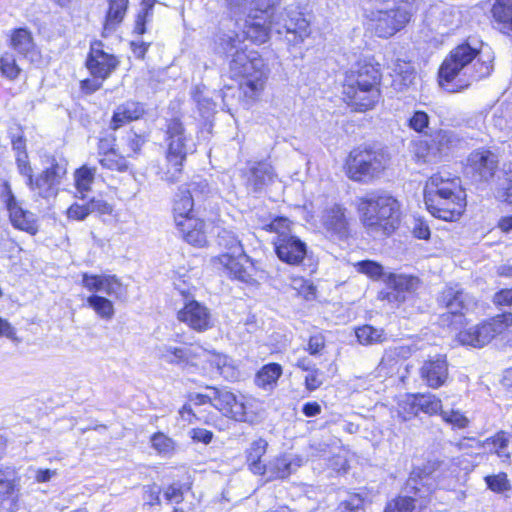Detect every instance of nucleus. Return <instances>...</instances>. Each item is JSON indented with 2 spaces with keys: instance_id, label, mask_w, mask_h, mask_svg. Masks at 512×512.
<instances>
[{
  "instance_id": "obj_46",
  "label": "nucleus",
  "mask_w": 512,
  "mask_h": 512,
  "mask_svg": "<svg viewBox=\"0 0 512 512\" xmlns=\"http://www.w3.org/2000/svg\"><path fill=\"white\" fill-rule=\"evenodd\" d=\"M355 333L359 343L362 345L381 343L385 340L383 329H377L370 325L357 328Z\"/></svg>"
},
{
  "instance_id": "obj_20",
  "label": "nucleus",
  "mask_w": 512,
  "mask_h": 512,
  "mask_svg": "<svg viewBox=\"0 0 512 512\" xmlns=\"http://www.w3.org/2000/svg\"><path fill=\"white\" fill-rule=\"evenodd\" d=\"M117 58L103 50L101 41H94L91 44L90 52L86 60V66L94 78L107 79L117 68Z\"/></svg>"
},
{
  "instance_id": "obj_14",
  "label": "nucleus",
  "mask_w": 512,
  "mask_h": 512,
  "mask_svg": "<svg viewBox=\"0 0 512 512\" xmlns=\"http://www.w3.org/2000/svg\"><path fill=\"white\" fill-rule=\"evenodd\" d=\"M352 220L348 209L338 203L326 206L320 216L326 237L333 241H347L351 237Z\"/></svg>"
},
{
  "instance_id": "obj_37",
  "label": "nucleus",
  "mask_w": 512,
  "mask_h": 512,
  "mask_svg": "<svg viewBox=\"0 0 512 512\" xmlns=\"http://www.w3.org/2000/svg\"><path fill=\"white\" fill-rule=\"evenodd\" d=\"M406 352L407 349L404 346H397L385 350V353L379 363L380 371L385 374H393L396 372L397 366L400 363L401 358L405 356Z\"/></svg>"
},
{
  "instance_id": "obj_42",
  "label": "nucleus",
  "mask_w": 512,
  "mask_h": 512,
  "mask_svg": "<svg viewBox=\"0 0 512 512\" xmlns=\"http://www.w3.org/2000/svg\"><path fill=\"white\" fill-rule=\"evenodd\" d=\"M491 125L500 132H509L512 129V108L498 106L491 117Z\"/></svg>"
},
{
  "instance_id": "obj_55",
  "label": "nucleus",
  "mask_w": 512,
  "mask_h": 512,
  "mask_svg": "<svg viewBox=\"0 0 512 512\" xmlns=\"http://www.w3.org/2000/svg\"><path fill=\"white\" fill-rule=\"evenodd\" d=\"M151 444L161 454H167L174 449L173 441L163 433H155L151 437Z\"/></svg>"
},
{
  "instance_id": "obj_56",
  "label": "nucleus",
  "mask_w": 512,
  "mask_h": 512,
  "mask_svg": "<svg viewBox=\"0 0 512 512\" xmlns=\"http://www.w3.org/2000/svg\"><path fill=\"white\" fill-rule=\"evenodd\" d=\"M185 485L181 483H173L164 491V497L167 501L180 504L184 500Z\"/></svg>"
},
{
  "instance_id": "obj_47",
  "label": "nucleus",
  "mask_w": 512,
  "mask_h": 512,
  "mask_svg": "<svg viewBox=\"0 0 512 512\" xmlns=\"http://www.w3.org/2000/svg\"><path fill=\"white\" fill-rule=\"evenodd\" d=\"M145 138L133 130L126 132L125 136L121 139V149L128 157L139 154L142 146L145 143Z\"/></svg>"
},
{
  "instance_id": "obj_6",
  "label": "nucleus",
  "mask_w": 512,
  "mask_h": 512,
  "mask_svg": "<svg viewBox=\"0 0 512 512\" xmlns=\"http://www.w3.org/2000/svg\"><path fill=\"white\" fill-rule=\"evenodd\" d=\"M165 134L167 166L161 178L169 183H176L182 176L183 162L187 154L193 151L194 144L187 135L183 123L177 117L167 120Z\"/></svg>"
},
{
  "instance_id": "obj_18",
  "label": "nucleus",
  "mask_w": 512,
  "mask_h": 512,
  "mask_svg": "<svg viewBox=\"0 0 512 512\" xmlns=\"http://www.w3.org/2000/svg\"><path fill=\"white\" fill-rule=\"evenodd\" d=\"M20 478L14 467L0 465V512L19 509Z\"/></svg>"
},
{
  "instance_id": "obj_4",
  "label": "nucleus",
  "mask_w": 512,
  "mask_h": 512,
  "mask_svg": "<svg viewBox=\"0 0 512 512\" xmlns=\"http://www.w3.org/2000/svg\"><path fill=\"white\" fill-rule=\"evenodd\" d=\"M380 80L381 74L377 65L358 62L346 72L343 83L345 100L358 111L373 108L380 97Z\"/></svg>"
},
{
  "instance_id": "obj_44",
  "label": "nucleus",
  "mask_w": 512,
  "mask_h": 512,
  "mask_svg": "<svg viewBox=\"0 0 512 512\" xmlns=\"http://www.w3.org/2000/svg\"><path fill=\"white\" fill-rule=\"evenodd\" d=\"M22 69L17 64L16 57L11 52H5L0 57V74L2 77L14 81L16 80Z\"/></svg>"
},
{
  "instance_id": "obj_9",
  "label": "nucleus",
  "mask_w": 512,
  "mask_h": 512,
  "mask_svg": "<svg viewBox=\"0 0 512 512\" xmlns=\"http://www.w3.org/2000/svg\"><path fill=\"white\" fill-rule=\"evenodd\" d=\"M412 17V7L409 3H401L388 10L371 12L369 28L379 38L388 39L401 31Z\"/></svg>"
},
{
  "instance_id": "obj_21",
  "label": "nucleus",
  "mask_w": 512,
  "mask_h": 512,
  "mask_svg": "<svg viewBox=\"0 0 512 512\" xmlns=\"http://www.w3.org/2000/svg\"><path fill=\"white\" fill-rule=\"evenodd\" d=\"M465 196L461 189L459 178L445 177L442 174H434L426 182L424 188V200H441L446 197Z\"/></svg>"
},
{
  "instance_id": "obj_7",
  "label": "nucleus",
  "mask_w": 512,
  "mask_h": 512,
  "mask_svg": "<svg viewBox=\"0 0 512 512\" xmlns=\"http://www.w3.org/2000/svg\"><path fill=\"white\" fill-rule=\"evenodd\" d=\"M82 285L93 294L87 297V305L102 319L110 320L113 318L115 310L111 300L100 296L97 293H104L107 296L121 299L126 291L122 283L115 275H93L82 274Z\"/></svg>"
},
{
  "instance_id": "obj_52",
  "label": "nucleus",
  "mask_w": 512,
  "mask_h": 512,
  "mask_svg": "<svg viewBox=\"0 0 512 512\" xmlns=\"http://www.w3.org/2000/svg\"><path fill=\"white\" fill-rule=\"evenodd\" d=\"M358 271L366 274L372 279H379L387 277L383 272V267L379 263L372 260H363L356 264Z\"/></svg>"
},
{
  "instance_id": "obj_34",
  "label": "nucleus",
  "mask_w": 512,
  "mask_h": 512,
  "mask_svg": "<svg viewBox=\"0 0 512 512\" xmlns=\"http://www.w3.org/2000/svg\"><path fill=\"white\" fill-rule=\"evenodd\" d=\"M268 442L263 438L252 441L245 450L246 464L249 470L255 475H265L266 466L262 462V457L266 454Z\"/></svg>"
},
{
  "instance_id": "obj_50",
  "label": "nucleus",
  "mask_w": 512,
  "mask_h": 512,
  "mask_svg": "<svg viewBox=\"0 0 512 512\" xmlns=\"http://www.w3.org/2000/svg\"><path fill=\"white\" fill-rule=\"evenodd\" d=\"M99 163L103 168L117 171V172H125L128 169V162L125 157L119 155L116 151L110 152L106 154V156L99 158Z\"/></svg>"
},
{
  "instance_id": "obj_28",
  "label": "nucleus",
  "mask_w": 512,
  "mask_h": 512,
  "mask_svg": "<svg viewBox=\"0 0 512 512\" xmlns=\"http://www.w3.org/2000/svg\"><path fill=\"white\" fill-rule=\"evenodd\" d=\"M452 141V134L450 132L440 130L432 135L429 140L420 143L417 155L424 162L434 161L446 154L450 149Z\"/></svg>"
},
{
  "instance_id": "obj_23",
  "label": "nucleus",
  "mask_w": 512,
  "mask_h": 512,
  "mask_svg": "<svg viewBox=\"0 0 512 512\" xmlns=\"http://www.w3.org/2000/svg\"><path fill=\"white\" fill-rule=\"evenodd\" d=\"M273 167L265 162H253L243 172L244 183L249 193H261L274 180Z\"/></svg>"
},
{
  "instance_id": "obj_10",
  "label": "nucleus",
  "mask_w": 512,
  "mask_h": 512,
  "mask_svg": "<svg viewBox=\"0 0 512 512\" xmlns=\"http://www.w3.org/2000/svg\"><path fill=\"white\" fill-rule=\"evenodd\" d=\"M438 304L447 309V313L441 316V322L444 325L462 324L466 312L473 310L476 305V299L470 294L464 292L459 284L446 286L437 298Z\"/></svg>"
},
{
  "instance_id": "obj_41",
  "label": "nucleus",
  "mask_w": 512,
  "mask_h": 512,
  "mask_svg": "<svg viewBox=\"0 0 512 512\" xmlns=\"http://www.w3.org/2000/svg\"><path fill=\"white\" fill-rule=\"evenodd\" d=\"M217 243L221 248L226 250L223 254L241 255L244 250L238 237L230 230L222 229L219 231L217 235Z\"/></svg>"
},
{
  "instance_id": "obj_40",
  "label": "nucleus",
  "mask_w": 512,
  "mask_h": 512,
  "mask_svg": "<svg viewBox=\"0 0 512 512\" xmlns=\"http://www.w3.org/2000/svg\"><path fill=\"white\" fill-rule=\"evenodd\" d=\"M128 0H109V9L106 15L105 30H114L115 26L122 22Z\"/></svg>"
},
{
  "instance_id": "obj_51",
  "label": "nucleus",
  "mask_w": 512,
  "mask_h": 512,
  "mask_svg": "<svg viewBox=\"0 0 512 512\" xmlns=\"http://www.w3.org/2000/svg\"><path fill=\"white\" fill-rule=\"evenodd\" d=\"M440 416L444 422L458 429H464L469 425V419L460 410L442 408Z\"/></svg>"
},
{
  "instance_id": "obj_49",
  "label": "nucleus",
  "mask_w": 512,
  "mask_h": 512,
  "mask_svg": "<svg viewBox=\"0 0 512 512\" xmlns=\"http://www.w3.org/2000/svg\"><path fill=\"white\" fill-rule=\"evenodd\" d=\"M155 3L156 0H142L141 11L137 15L134 28V32L138 35H142L146 32L145 24L152 16V10Z\"/></svg>"
},
{
  "instance_id": "obj_60",
  "label": "nucleus",
  "mask_w": 512,
  "mask_h": 512,
  "mask_svg": "<svg viewBox=\"0 0 512 512\" xmlns=\"http://www.w3.org/2000/svg\"><path fill=\"white\" fill-rule=\"evenodd\" d=\"M403 72L404 73L395 75L393 79V85L398 90L408 88L410 85L413 84V81L415 79V70H405Z\"/></svg>"
},
{
  "instance_id": "obj_48",
  "label": "nucleus",
  "mask_w": 512,
  "mask_h": 512,
  "mask_svg": "<svg viewBox=\"0 0 512 512\" xmlns=\"http://www.w3.org/2000/svg\"><path fill=\"white\" fill-rule=\"evenodd\" d=\"M416 400L415 394H407L398 402V416L403 421H408L418 415L419 410L416 406Z\"/></svg>"
},
{
  "instance_id": "obj_22",
  "label": "nucleus",
  "mask_w": 512,
  "mask_h": 512,
  "mask_svg": "<svg viewBox=\"0 0 512 512\" xmlns=\"http://www.w3.org/2000/svg\"><path fill=\"white\" fill-rule=\"evenodd\" d=\"M206 353V350L201 347L194 346L177 347L163 344L156 348V354L160 360L181 367L195 365V360L206 355Z\"/></svg>"
},
{
  "instance_id": "obj_5",
  "label": "nucleus",
  "mask_w": 512,
  "mask_h": 512,
  "mask_svg": "<svg viewBox=\"0 0 512 512\" xmlns=\"http://www.w3.org/2000/svg\"><path fill=\"white\" fill-rule=\"evenodd\" d=\"M358 210L370 232L390 235L398 226L400 204L392 195L376 191L359 199Z\"/></svg>"
},
{
  "instance_id": "obj_43",
  "label": "nucleus",
  "mask_w": 512,
  "mask_h": 512,
  "mask_svg": "<svg viewBox=\"0 0 512 512\" xmlns=\"http://www.w3.org/2000/svg\"><path fill=\"white\" fill-rule=\"evenodd\" d=\"M282 374V368L277 363H270L262 367L256 374L255 382L259 387L265 388L276 383Z\"/></svg>"
},
{
  "instance_id": "obj_54",
  "label": "nucleus",
  "mask_w": 512,
  "mask_h": 512,
  "mask_svg": "<svg viewBox=\"0 0 512 512\" xmlns=\"http://www.w3.org/2000/svg\"><path fill=\"white\" fill-rule=\"evenodd\" d=\"M337 512H365L364 500L358 494L350 495L339 504Z\"/></svg>"
},
{
  "instance_id": "obj_35",
  "label": "nucleus",
  "mask_w": 512,
  "mask_h": 512,
  "mask_svg": "<svg viewBox=\"0 0 512 512\" xmlns=\"http://www.w3.org/2000/svg\"><path fill=\"white\" fill-rule=\"evenodd\" d=\"M209 361L226 380L235 381L239 378L238 368L235 366L233 359L227 355L213 353Z\"/></svg>"
},
{
  "instance_id": "obj_25",
  "label": "nucleus",
  "mask_w": 512,
  "mask_h": 512,
  "mask_svg": "<svg viewBox=\"0 0 512 512\" xmlns=\"http://www.w3.org/2000/svg\"><path fill=\"white\" fill-rule=\"evenodd\" d=\"M424 201L430 214L444 221L457 220L462 215L466 206L465 196L446 197L436 200L435 203L431 202V200Z\"/></svg>"
},
{
  "instance_id": "obj_3",
  "label": "nucleus",
  "mask_w": 512,
  "mask_h": 512,
  "mask_svg": "<svg viewBox=\"0 0 512 512\" xmlns=\"http://www.w3.org/2000/svg\"><path fill=\"white\" fill-rule=\"evenodd\" d=\"M245 35L229 32L220 37L222 50L232 57L229 67L233 77L241 78L240 88L248 98H254L263 90L268 69L257 51L243 47Z\"/></svg>"
},
{
  "instance_id": "obj_64",
  "label": "nucleus",
  "mask_w": 512,
  "mask_h": 512,
  "mask_svg": "<svg viewBox=\"0 0 512 512\" xmlns=\"http://www.w3.org/2000/svg\"><path fill=\"white\" fill-rule=\"evenodd\" d=\"M144 505L150 507L160 505V488L156 485L147 486L144 490Z\"/></svg>"
},
{
  "instance_id": "obj_57",
  "label": "nucleus",
  "mask_w": 512,
  "mask_h": 512,
  "mask_svg": "<svg viewBox=\"0 0 512 512\" xmlns=\"http://www.w3.org/2000/svg\"><path fill=\"white\" fill-rule=\"evenodd\" d=\"M429 116L424 111H415L409 119V127L416 132H423L428 127Z\"/></svg>"
},
{
  "instance_id": "obj_1",
  "label": "nucleus",
  "mask_w": 512,
  "mask_h": 512,
  "mask_svg": "<svg viewBox=\"0 0 512 512\" xmlns=\"http://www.w3.org/2000/svg\"><path fill=\"white\" fill-rule=\"evenodd\" d=\"M246 39L265 43L269 33L284 35L289 45L302 43L311 33L309 22L294 0H225Z\"/></svg>"
},
{
  "instance_id": "obj_19",
  "label": "nucleus",
  "mask_w": 512,
  "mask_h": 512,
  "mask_svg": "<svg viewBox=\"0 0 512 512\" xmlns=\"http://www.w3.org/2000/svg\"><path fill=\"white\" fill-rule=\"evenodd\" d=\"M184 306L177 312V319L197 332L213 327L211 311L204 304L184 295Z\"/></svg>"
},
{
  "instance_id": "obj_53",
  "label": "nucleus",
  "mask_w": 512,
  "mask_h": 512,
  "mask_svg": "<svg viewBox=\"0 0 512 512\" xmlns=\"http://www.w3.org/2000/svg\"><path fill=\"white\" fill-rule=\"evenodd\" d=\"M485 482L490 490L496 493H503L510 490L511 486L507 475L499 473L497 475H490L485 477Z\"/></svg>"
},
{
  "instance_id": "obj_31",
  "label": "nucleus",
  "mask_w": 512,
  "mask_h": 512,
  "mask_svg": "<svg viewBox=\"0 0 512 512\" xmlns=\"http://www.w3.org/2000/svg\"><path fill=\"white\" fill-rule=\"evenodd\" d=\"M218 261L234 278L245 283H249L253 280L249 272L251 263L244 250L241 255L221 254L218 257Z\"/></svg>"
},
{
  "instance_id": "obj_32",
  "label": "nucleus",
  "mask_w": 512,
  "mask_h": 512,
  "mask_svg": "<svg viewBox=\"0 0 512 512\" xmlns=\"http://www.w3.org/2000/svg\"><path fill=\"white\" fill-rule=\"evenodd\" d=\"M145 113L143 104L133 100H128L116 107L110 122V128L118 130L125 124L140 119Z\"/></svg>"
},
{
  "instance_id": "obj_12",
  "label": "nucleus",
  "mask_w": 512,
  "mask_h": 512,
  "mask_svg": "<svg viewBox=\"0 0 512 512\" xmlns=\"http://www.w3.org/2000/svg\"><path fill=\"white\" fill-rule=\"evenodd\" d=\"M510 325H512V313H503L460 331L457 337L462 345L481 348Z\"/></svg>"
},
{
  "instance_id": "obj_17",
  "label": "nucleus",
  "mask_w": 512,
  "mask_h": 512,
  "mask_svg": "<svg viewBox=\"0 0 512 512\" xmlns=\"http://www.w3.org/2000/svg\"><path fill=\"white\" fill-rule=\"evenodd\" d=\"M499 160L487 149H477L467 158L466 173L475 182H489L498 169Z\"/></svg>"
},
{
  "instance_id": "obj_8",
  "label": "nucleus",
  "mask_w": 512,
  "mask_h": 512,
  "mask_svg": "<svg viewBox=\"0 0 512 512\" xmlns=\"http://www.w3.org/2000/svg\"><path fill=\"white\" fill-rule=\"evenodd\" d=\"M389 155L382 149H354L347 159V175L357 182L370 183L386 169Z\"/></svg>"
},
{
  "instance_id": "obj_39",
  "label": "nucleus",
  "mask_w": 512,
  "mask_h": 512,
  "mask_svg": "<svg viewBox=\"0 0 512 512\" xmlns=\"http://www.w3.org/2000/svg\"><path fill=\"white\" fill-rule=\"evenodd\" d=\"M96 169L87 166H82L77 169L74 173V181L77 192L80 194V198L84 199L86 193L91 190V186L94 182Z\"/></svg>"
},
{
  "instance_id": "obj_13",
  "label": "nucleus",
  "mask_w": 512,
  "mask_h": 512,
  "mask_svg": "<svg viewBox=\"0 0 512 512\" xmlns=\"http://www.w3.org/2000/svg\"><path fill=\"white\" fill-rule=\"evenodd\" d=\"M289 221L279 218L271 223V229L277 232L273 241L277 257L289 265H300L307 256V245L299 237L280 228H287Z\"/></svg>"
},
{
  "instance_id": "obj_15",
  "label": "nucleus",
  "mask_w": 512,
  "mask_h": 512,
  "mask_svg": "<svg viewBox=\"0 0 512 512\" xmlns=\"http://www.w3.org/2000/svg\"><path fill=\"white\" fill-rule=\"evenodd\" d=\"M191 188L180 187L175 194L173 202V215L175 224L182 222L183 219H193V207L196 201L205 199L211 193V189L206 180L193 182Z\"/></svg>"
},
{
  "instance_id": "obj_16",
  "label": "nucleus",
  "mask_w": 512,
  "mask_h": 512,
  "mask_svg": "<svg viewBox=\"0 0 512 512\" xmlns=\"http://www.w3.org/2000/svg\"><path fill=\"white\" fill-rule=\"evenodd\" d=\"M1 197L9 212L12 226L30 235H36L39 231L36 215L21 206L8 184H5V190L2 192Z\"/></svg>"
},
{
  "instance_id": "obj_38",
  "label": "nucleus",
  "mask_w": 512,
  "mask_h": 512,
  "mask_svg": "<svg viewBox=\"0 0 512 512\" xmlns=\"http://www.w3.org/2000/svg\"><path fill=\"white\" fill-rule=\"evenodd\" d=\"M509 444V435L505 431H499L493 437L487 438L481 446L491 452L497 454L499 457L509 458L510 454L506 451Z\"/></svg>"
},
{
  "instance_id": "obj_24",
  "label": "nucleus",
  "mask_w": 512,
  "mask_h": 512,
  "mask_svg": "<svg viewBox=\"0 0 512 512\" xmlns=\"http://www.w3.org/2000/svg\"><path fill=\"white\" fill-rule=\"evenodd\" d=\"M211 392L214 393L216 409L236 421H246V405L243 402V397H237L226 389L212 388Z\"/></svg>"
},
{
  "instance_id": "obj_33",
  "label": "nucleus",
  "mask_w": 512,
  "mask_h": 512,
  "mask_svg": "<svg viewBox=\"0 0 512 512\" xmlns=\"http://www.w3.org/2000/svg\"><path fill=\"white\" fill-rule=\"evenodd\" d=\"M176 225L179 233L183 239L194 246L203 247L207 243V236L205 232V223L198 219H183Z\"/></svg>"
},
{
  "instance_id": "obj_2",
  "label": "nucleus",
  "mask_w": 512,
  "mask_h": 512,
  "mask_svg": "<svg viewBox=\"0 0 512 512\" xmlns=\"http://www.w3.org/2000/svg\"><path fill=\"white\" fill-rule=\"evenodd\" d=\"M489 49L472 46L469 42L455 47L439 69V84L448 92H459L471 82L488 77L493 70Z\"/></svg>"
},
{
  "instance_id": "obj_29",
  "label": "nucleus",
  "mask_w": 512,
  "mask_h": 512,
  "mask_svg": "<svg viewBox=\"0 0 512 512\" xmlns=\"http://www.w3.org/2000/svg\"><path fill=\"white\" fill-rule=\"evenodd\" d=\"M303 460L292 454H281L271 459L267 466L265 475L268 481L286 479L302 466Z\"/></svg>"
},
{
  "instance_id": "obj_30",
  "label": "nucleus",
  "mask_w": 512,
  "mask_h": 512,
  "mask_svg": "<svg viewBox=\"0 0 512 512\" xmlns=\"http://www.w3.org/2000/svg\"><path fill=\"white\" fill-rule=\"evenodd\" d=\"M10 46L30 62H35L39 58L32 33L27 28H16L11 31Z\"/></svg>"
},
{
  "instance_id": "obj_62",
  "label": "nucleus",
  "mask_w": 512,
  "mask_h": 512,
  "mask_svg": "<svg viewBox=\"0 0 512 512\" xmlns=\"http://www.w3.org/2000/svg\"><path fill=\"white\" fill-rule=\"evenodd\" d=\"M88 215H90V213H89V207H88L87 203L86 204L74 203L67 210L68 218L77 220V221L84 220Z\"/></svg>"
},
{
  "instance_id": "obj_45",
  "label": "nucleus",
  "mask_w": 512,
  "mask_h": 512,
  "mask_svg": "<svg viewBox=\"0 0 512 512\" xmlns=\"http://www.w3.org/2000/svg\"><path fill=\"white\" fill-rule=\"evenodd\" d=\"M417 398L416 406H418L419 412H423L427 415L440 414L442 411V402L433 394H415Z\"/></svg>"
},
{
  "instance_id": "obj_26",
  "label": "nucleus",
  "mask_w": 512,
  "mask_h": 512,
  "mask_svg": "<svg viewBox=\"0 0 512 512\" xmlns=\"http://www.w3.org/2000/svg\"><path fill=\"white\" fill-rule=\"evenodd\" d=\"M389 291L381 292L382 298L389 302H402L405 300V293L417 289L419 279L411 275L390 273L384 279Z\"/></svg>"
},
{
  "instance_id": "obj_11",
  "label": "nucleus",
  "mask_w": 512,
  "mask_h": 512,
  "mask_svg": "<svg viewBox=\"0 0 512 512\" xmlns=\"http://www.w3.org/2000/svg\"><path fill=\"white\" fill-rule=\"evenodd\" d=\"M45 164L44 170L35 178H29L26 184L36 196L48 200L57 196L62 179L67 173V163L54 156H47Z\"/></svg>"
},
{
  "instance_id": "obj_58",
  "label": "nucleus",
  "mask_w": 512,
  "mask_h": 512,
  "mask_svg": "<svg viewBox=\"0 0 512 512\" xmlns=\"http://www.w3.org/2000/svg\"><path fill=\"white\" fill-rule=\"evenodd\" d=\"M89 213H97L99 215L111 214L113 207L111 204L101 198H92L87 202Z\"/></svg>"
},
{
  "instance_id": "obj_36",
  "label": "nucleus",
  "mask_w": 512,
  "mask_h": 512,
  "mask_svg": "<svg viewBox=\"0 0 512 512\" xmlns=\"http://www.w3.org/2000/svg\"><path fill=\"white\" fill-rule=\"evenodd\" d=\"M492 13L504 33L512 32V0H497Z\"/></svg>"
},
{
  "instance_id": "obj_27",
  "label": "nucleus",
  "mask_w": 512,
  "mask_h": 512,
  "mask_svg": "<svg viewBox=\"0 0 512 512\" xmlns=\"http://www.w3.org/2000/svg\"><path fill=\"white\" fill-rule=\"evenodd\" d=\"M448 363L445 355L437 354L424 361L420 368L423 381L431 388H439L448 379Z\"/></svg>"
},
{
  "instance_id": "obj_61",
  "label": "nucleus",
  "mask_w": 512,
  "mask_h": 512,
  "mask_svg": "<svg viewBox=\"0 0 512 512\" xmlns=\"http://www.w3.org/2000/svg\"><path fill=\"white\" fill-rule=\"evenodd\" d=\"M414 508V499L407 496L399 498L394 506L390 505L385 512H412Z\"/></svg>"
},
{
  "instance_id": "obj_59",
  "label": "nucleus",
  "mask_w": 512,
  "mask_h": 512,
  "mask_svg": "<svg viewBox=\"0 0 512 512\" xmlns=\"http://www.w3.org/2000/svg\"><path fill=\"white\" fill-rule=\"evenodd\" d=\"M495 197L503 202L512 204V178H506L496 189Z\"/></svg>"
},
{
  "instance_id": "obj_63",
  "label": "nucleus",
  "mask_w": 512,
  "mask_h": 512,
  "mask_svg": "<svg viewBox=\"0 0 512 512\" xmlns=\"http://www.w3.org/2000/svg\"><path fill=\"white\" fill-rule=\"evenodd\" d=\"M323 384V373L316 368L315 370L308 372L305 377V386L309 391L318 389Z\"/></svg>"
}]
</instances>
